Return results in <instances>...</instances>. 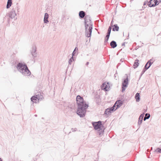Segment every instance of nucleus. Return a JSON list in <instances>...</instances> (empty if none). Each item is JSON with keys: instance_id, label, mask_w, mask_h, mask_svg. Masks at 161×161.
Returning <instances> with one entry per match:
<instances>
[{"instance_id": "1", "label": "nucleus", "mask_w": 161, "mask_h": 161, "mask_svg": "<svg viewBox=\"0 0 161 161\" xmlns=\"http://www.w3.org/2000/svg\"><path fill=\"white\" fill-rule=\"evenodd\" d=\"M76 101L77 104V114L80 117L83 118L85 117L86 112V109L88 107V104H86L82 97L80 95H78L76 97Z\"/></svg>"}, {"instance_id": "2", "label": "nucleus", "mask_w": 161, "mask_h": 161, "mask_svg": "<svg viewBox=\"0 0 161 161\" xmlns=\"http://www.w3.org/2000/svg\"><path fill=\"white\" fill-rule=\"evenodd\" d=\"M84 19L86 29V36L87 37H89L91 36L92 29V24L89 15H86L85 16Z\"/></svg>"}, {"instance_id": "3", "label": "nucleus", "mask_w": 161, "mask_h": 161, "mask_svg": "<svg viewBox=\"0 0 161 161\" xmlns=\"http://www.w3.org/2000/svg\"><path fill=\"white\" fill-rule=\"evenodd\" d=\"M17 68L18 70L24 75H29L31 74L30 71L25 64H23L19 63L17 65Z\"/></svg>"}, {"instance_id": "4", "label": "nucleus", "mask_w": 161, "mask_h": 161, "mask_svg": "<svg viewBox=\"0 0 161 161\" xmlns=\"http://www.w3.org/2000/svg\"><path fill=\"white\" fill-rule=\"evenodd\" d=\"M92 125L95 130H98L99 135L103 132V130H102V128H101V127L103 126L101 121L92 122Z\"/></svg>"}, {"instance_id": "5", "label": "nucleus", "mask_w": 161, "mask_h": 161, "mask_svg": "<svg viewBox=\"0 0 161 161\" xmlns=\"http://www.w3.org/2000/svg\"><path fill=\"white\" fill-rule=\"evenodd\" d=\"M19 8L18 6H16L14 8H13L12 10L9 12L8 14V15L9 18L11 19H17V17H16V10H17L18 12Z\"/></svg>"}, {"instance_id": "6", "label": "nucleus", "mask_w": 161, "mask_h": 161, "mask_svg": "<svg viewBox=\"0 0 161 161\" xmlns=\"http://www.w3.org/2000/svg\"><path fill=\"white\" fill-rule=\"evenodd\" d=\"M122 102L121 100L117 101L114 104V106L111 107V111H114L118 108H119L122 105Z\"/></svg>"}, {"instance_id": "7", "label": "nucleus", "mask_w": 161, "mask_h": 161, "mask_svg": "<svg viewBox=\"0 0 161 161\" xmlns=\"http://www.w3.org/2000/svg\"><path fill=\"white\" fill-rule=\"evenodd\" d=\"M160 2V0H151L148 2V6L150 7L155 6L158 5Z\"/></svg>"}, {"instance_id": "8", "label": "nucleus", "mask_w": 161, "mask_h": 161, "mask_svg": "<svg viewBox=\"0 0 161 161\" xmlns=\"http://www.w3.org/2000/svg\"><path fill=\"white\" fill-rule=\"evenodd\" d=\"M128 78L127 77L124 80V81L122 83V91L123 92L125 89V88L127 87L128 84Z\"/></svg>"}, {"instance_id": "9", "label": "nucleus", "mask_w": 161, "mask_h": 161, "mask_svg": "<svg viewBox=\"0 0 161 161\" xmlns=\"http://www.w3.org/2000/svg\"><path fill=\"white\" fill-rule=\"evenodd\" d=\"M31 53L34 59L37 57L36 48V46L32 47V50H31Z\"/></svg>"}, {"instance_id": "10", "label": "nucleus", "mask_w": 161, "mask_h": 161, "mask_svg": "<svg viewBox=\"0 0 161 161\" xmlns=\"http://www.w3.org/2000/svg\"><path fill=\"white\" fill-rule=\"evenodd\" d=\"M111 33V25L109 26L107 33L106 36L105 37L104 39V43H107L109 39V37L110 36V34Z\"/></svg>"}, {"instance_id": "11", "label": "nucleus", "mask_w": 161, "mask_h": 161, "mask_svg": "<svg viewBox=\"0 0 161 161\" xmlns=\"http://www.w3.org/2000/svg\"><path fill=\"white\" fill-rule=\"evenodd\" d=\"M48 14L47 13H45V14L44 18V23L47 24L49 22V21L48 20Z\"/></svg>"}, {"instance_id": "12", "label": "nucleus", "mask_w": 161, "mask_h": 161, "mask_svg": "<svg viewBox=\"0 0 161 161\" xmlns=\"http://www.w3.org/2000/svg\"><path fill=\"white\" fill-rule=\"evenodd\" d=\"M109 87H108V85L103 83L102 85L101 88L102 90H104L105 91H108Z\"/></svg>"}, {"instance_id": "13", "label": "nucleus", "mask_w": 161, "mask_h": 161, "mask_svg": "<svg viewBox=\"0 0 161 161\" xmlns=\"http://www.w3.org/2000/svg\"><path fill=\"white\" fill-rule=\"evenodd\" d=\"M79 17L80 18H83L86 15V13L84 11H81L79 12Z\"/></svg>"}, {"instance_id": "14", "label": "nucleus", "mask_w": 161, "mask_h": 161, "mask_svg": "<svg viewBox=\"0 0 161 161\" xmlns=\"http://www.w3.org/2000/svg\"><path fill=\"white\" fill-rule=\"evenodd\" d=\"M111 114V108L109 107L108 108L106 109L104 112V114L107 115H108Z\"/></svg>"}, {"instance_id": "15", "label": "nucleus", "mask_w": 161, "mask_h": 161, "mask_svg": "<svg viewBox=\"0 0 161 161\" xmlns=\"http://www.w3.org/2000/svg\"><path fill=\"white\" fill-rule=\"evenodd\" d=\"M12 0H8L7 4L6 6V8H9L12 4Z\"/></svg>"}, {"instance_id": "16", "label": "nucleus", "mask_w": 161, "mask_h": 161, "mask_svg": "<svg viewBox=\"0 0 161 161\" xmlns=\"http://www.w3.org/2000/svg\"><path fill=\"white\" fill-rule=\"evenodd\" d=\"M139 60L138 59H136L135 60L134 64H133V67L134 69L136 68L139 65Z\"/></svg>"}, {"instance_id": "17", "label": "nucleus", "mask_w": 161, "mask_h": 161, "mask_svg": "<svg viewBox=\"0 0 161 161\" xmlns=\"http://www.w3.org/2000/svg\"><path fill=\"white\" fill-rule=\"evenodd\" d=\"M117 46V44L114 41H111V48H114Z\"/></svg>"}, {"instance_id": "18", "label": "nucleus", "mask_w": 161, "mask_h": 161, "mask_svg": "<svg viewBox=\"0 0 161 161\" xmlns=\"http://www.w3.org/2000/svg\"><path fill=\"white\" fill-rule=\"evenodd\" d=\"M140 96H139V93H137L136 95H135V99H136V101L137 102H139V100H140V97H139Z\"/></svg>"}, {"instance_id": "19", "label": "nucleus", "mask_w": 161, "mask_h": 161, "mask_svg": "<svg viewBox=\"0 0 161 161\" xmlns=\"http://www.w3.org/2000/svg\"><path fill=\"white\" fill-rule=\"evenodd\" d=\"M37 97L36 96H33L31 97V100L33 103H36V100L37 99Z\"/></svg>"}, {"instance_id": "20", "label": "nucleus", "mask_w": 161, "mask_h": 161, "mask_svg": "<svg viewBox=\"0 0 161 161\" xmlns=\"http://www.w3.org/2000/svg\"><path fill=\"white\" fill-rule=\"evenodd\" d=\"M119 29V27L117 26V25H114V27L112 29L113 31H118Z\"/></svg>"}, {"instance_id": "21", "label": "nucleus", "mask_w": 161, "mask_h": 161, "mask_svg": "<svg viewBox=\"0 0 161 161\" xmlns=\"http://www.w3.org/2000/svg\"><path fill=\"white\" fill-rule=\"evenodd\" d=\"M153 60L152 59H150L148 62L149 63V66H148L147 68H149V67L151 66L153 62Z\"/></svg>"}, {"instance_id": "22", "label": "nucleus", "mask_w": 161, "mask_h": 161, "mask_svg": "<svg viewBox=\"0 0 161 161\" xmlns=\"http://www.w3.org/2000/svg\"><path fill=\"white\" fill-rule=\"evenodd\" d=\"M36 97H37V99L39 100L40 99H42V98L43 97L42 96L39 95H36Z\"/></svg>"}, {"instance_id": "23", "label": "nucleus", "mask_w": 161, "mask_h": 161, "mask_svg": "<svg viewBox=\"0 0 161 161\" xmlns=\"http://www.w3.org/2000/svg\"><path fill=\"white\" fill-rule=\"evenodd\" d=\"M142 119H142V118L139 117V120H138V125H140L142 123Z\"/></svg>"}, {"instance_id": "24", "label": "nucleus", "mask_w": 161, "mask_h": 161, "mask_svg": "<svg viewBox=\"0 0 161 161\" xmlns=\"http://www.w3.org/2000/svg\"><path fill=\"white\" fill-rule=\"evenodd\" d=\"M72 60H73V57H72L70 59H69V64H71V62L72 61Z\"/></svg>"}, {"instance_id": "25", "label": "nucleus", "mask_w": 161, "mask_h": 161, "mask_svg": "<svg viewBox=\"0 0 161 161\" xmlns=\"http://www.w3.org/2000/svg\"><path fill=\"white\" fill-rule=\"evenodd\" d=\"M156 151L158 153H161V149L158 148L156 149Z\"/></svg>"}, {"instance_id": "26", "label": "nucleus", "mask_w": 161, "mask_h": 161, "mask_svg": "<svg viewBox=\"0 0 161 161\" xmlns=\"http://www.w3.org/2000/svg\"><path fill=\"white\" fill-rule=\"evenodd\" d=\"M148 64H149V63L147 62L145 65V69H147L149 68H147L148 66H149V65H148Z\"/></svg>"}, {"instance_id": "27", "label": "nucleus", "mask_w": 161, "mask_h": 161, "mask_svg": "<svg viewBox=\"0 0 161 161\" xmlns=\"http://www.w3.org/2000/svg\"><path fill=\"white\" fill-rule=\"evenodd\" d=\"M145 116L147 117V118L148 119L150 117V115L149 114H145Z\"/></svg>"}, {"instance_id": "28", "label": "nucleus", "mask_w": 161, "mask_h": 161, "mask_svg": "<svg viewBox=\"0 0 161 161\" xmlns=\"http://www.w3.org/2000/svg\"><path fill=\"white\" fill-rule=\"evenodd\" d=\"M71 130L73 132L75 131L77 129L76 128H72L71 129Z\"/></svg>"}, {"instance_id": "29", "label": "nucleus", "mask_w": 161, "mask_h": 161, "mask_svg": "<svg viewBox=\"0 0 161 161\" xmlns=\"http://www.w3.org/2000/svg\"><path fill=\"white\" fill-rule=\"evenodd\" d=\"M144 114H141L140 115V116L139 117L141 118H142V119H143V117H144Z\"/></svg>"}, {"instance_id": "30", "label": "nucleus", "mask_w": 161, "mask_h": 161, "mask_svg": "<svg viewBox=\"0 0 161 161\" xmlns=\"http://www.w3.org/2000/svg\"><path fill=\"white\" fill-rule=\"evenodd\" d=\"M75 50H74V51H73V53H72V56H75Z\"/></svg>"}, {"instance_id": "31", "label": "nucleus", "mask_w": 161, "mask_h": 161, "mask_svg": "<svg viewBox=\"0 0 161 161\" xmlns=\"http://www.w3.org/2000/svg\"><path fill=\"white\" fill-rule=\"evenodd\" d=\"M146 70V69H143L142 72V74H143Z\"/></svg>"}, {"instance_id": "32", "label": "nucleus", "mask_w": 161, "mask_h": 161, "mask_svg": "<svg viewBox=\"0 0 161 161\" xmlns=\"http://www.w3.org/2000/svg\"><path fill=\"white\" fill-rule=\"evenodd\" d=\"M147 119V117H146L145 116V117H144V120L145 121L146 119Z\"/></svg>"}, {"instance_id": "33", "label": "nucleus", "mask_w": 161, "mask_h": 161, "mask_svg": "<svg viewBox=\"0 0 161 161\" xmlns=\"http://www.w3.org/2000/svg\"><path fill=\"white\" fill-rule=\"evenodd\" d=\"M78 50V48H77V47H76L75 48V49H74V50H75V51L76 50Z\"/></svg>"}, {"instance_id": "34", "label": "nucleus", "mask_w": 161, "mask_h": 161, "mask_svg": "<svg viewBox=\"0 0 161 161\" xmlns=\"http://www.w3.org/2000/svg\"><path fill=\"white\" fill-rule=\"evenodd\" d=\"M89 64V63L88 62H87L86 64V65H87Z\"/></svg>"}, {"instance_id": "35", "label": "nucleus", "mask_w": 161, "mask_h": 161, "mask_svg": "<svg viewBox=\"0 0 161 161\" xmlns=\"http://www.w3.org/2000/svg\"><path fill=\"white\" fill-rule=\"evenodd\" d=\"M2 160L1 158H0V161H2Z\"/></svg>"}, {"instance_id": "36", "label": "nucleus", "mask_w": 161, "mask_h": 161, "mask_svg": "<svg viewBox=\"0 0 161 161\" xmlns=\"http://www.w3.org/2000/svg\"><path fill=\"white\" fill-rule=\"evenodd\" d=\"M35 116H36V117H37V115L36 114H35Z\"/></svg>"}, {"instance_id": "37", "label": "nucleus", "mask_w": 161, "mask_h": 161, "mask_svg": "<svg viewBox=\"0 0 161 161\" xmlns=\"http://www.w3.org/2000/svg\"><path fill=\"white\" fill-rule=\"evenodd\" d=\"M110 45L111 46V42H110Z\"/></svg>"}]
</instances>
